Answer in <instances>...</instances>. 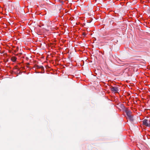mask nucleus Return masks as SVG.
Segmentation results:
<instances>
[{"label": "nucleus", "instance_id": "f257e3e1", "mask_svg": "<svg viewBox=\"0 0 150 150\" xmlns=\"http://www.w3.org/2000/svg\"><path fill=\"white\" fill-rule=\"evenodd\" d=\"M125 112L127 116V118L131 121H132L133 120V117L131 115L132 112L129 110H126Z\"/></svg>", "mask_w": 150, "mask_h": 150}, {"label": "nucleus", "instance_id": "20e7f679", "mask_svg": "<svg viewBox=\"0 0 150 150\" xmlns=\"http://www.w3.org/2000/svg\"><path fill=\"white\" fill-rule=\"evenodd\" d=\"M17 59V58L14 56L12 57L11 58V60L13 62H15Z\"/></svg>", "mask_w": 150, "mask_h": 150}, {"label": "nucleus", "instance_id": "f03ea898", "mask_svg": "<svg viewBox=\"0 0 150 150\" xmlns=\"http://www.w3.org/2000/svg\"><path fill=\"white\" fill-rule=\"evenodd\" d=\"M143 125L148 127H150V120H148L144 119L143 121Z\"/></svg>", "mask_w": 150, "mask_h": 150}, {"label": "nucleus", "instance_id": "7ed1b4c3", "mask_svg": "<svg viewBox=\"0 0 150 150\" xmlns=\"http://www.w3.org/2000/svg\"><path fill=\"white\" fill-rule=\"evenodd\" d=\"M111 89L112 91L114 93H117L118 91V88L117 86L113 87L112 86L111 87Z\"/></svg>", "mask_w": 150, "mask_h": 150}]
</instances>
